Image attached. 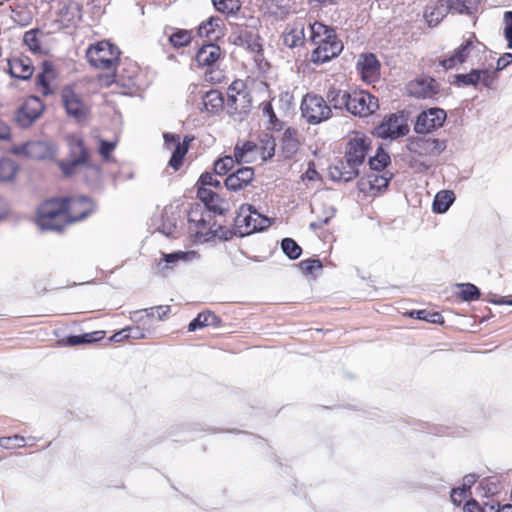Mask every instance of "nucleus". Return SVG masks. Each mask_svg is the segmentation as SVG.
<instances>
[{
  "mask_svg": "<svg viewBox=\"0 0 512 512\" xmlns=\"http://www.w3.org/2000/svg\"><path fill=\"white\" fill-rule=\"evenodd\" d=\"M170 313L169 306H157L146 309V318H155L163 320Z\"/></svg>",
  "mask_w": 512,
  "mask_h": 512,
  "instance_id": "nucleus-60",
  "label": "nucleus"
},
{
  "mask_svg": "<svg viewBox=\"0 0 512 512\" xmlns=\"http://www.w3.org/2000/svg\"><path fill=\"white\" fill-rule=\"evenodd\" d=\"M0 446L4 449H15L25 446V438L20 435L1 437Z\"/></svg>",
  "mask_w": 512,
  "mask_h": 512,
  "instance_id": "nucleus-56",
  "label": "nucleus"
},
{
  "mask_svg": "<svg viewBox=\"0 0 512 512\" xmlns=\"http://www.w3.org/2000/svg\"><path fill=\"white\" fill-rule=\"evenodd\" d=\"M410 317L427 321L429 323H442L443 316L438 312H430L427 310H414L410 312Z\"/></svg>",
  "mask_w": 512,
  "mask_h": 512,
  "instance_id": "nucleus-50",
  "label": "nucleus"
},
{
  "mask_svg": "<svg viewBox=\"0 0 512 512\" xmlns=\"http://www.w3.org/2000/svg\"><path fill=\"white\" fill-rule=\"evenodd\" d=\"M351 93L331 87L326 95L328 103L335 109H346L348 110Z\"/></svg>",
  "mask_w": 512,
  "mask_h": 512,
  "instance_id": "nucleus-34",
  "label": "nucleus"
},
{
  "mask_svg": "<svg viewBox=\"0 0 512 512\" xmlns=\"http://www.w3.org/2000/svg\"><path fill=\"white\" fill-rule=\"evenodd\" d=\"M455 200L452 191L443 190L436 194L433 201V211L436 213H445Z\"/></svg>",
  "mask_w": 512,
  "mask_h": 512,
  "instance_id": "nucleus-38",
  "label": "nucleus"
},
{
  "mask_svg": "<svg viewBox=\"0 0 512 512\" xmlns=\"http://www.w3.org/2000/svg\"><path fill=\"white\" fill-rule=\"evenodd\" d=\"M212 3L217 11L227 15H234L241 8L239 0H212Z\"/></svg>",
  "mask_w": 512,
  "mask_h": 512,
  "instance_id": "nucleus-43",
  "label": "nucleus"
},
{
  "mask_svg": "<svg viewBox=\"0 0 512 512\" xmlns=\"http://www.w3.org/2000/svg\"><path fill=\"white\" fill-rule=\"evenodd\" d=\"M459 287L461 288L460 297L463 301L469 302L479 299L480 291L474 284L463 283L459 284Z\"/></svg>",
  "mask_w": 512,
  "mask_h": 512,
  "instance_id": "nucleus-52",
  "label": "nucleus"
},
{
  "mask_svg": "<svg viewBox=\"0 0 512 512\" xmlns=\"http://www.w3.org/2000/svg\"><path fill=\"white\" fill-rule=\"evenodd\" d=\"M310 41L316 45L311 53V62L323 64L338 56L343 50V44L337 39L335 31L328 26L314 22L309 24Z\"/></svg>",
  "mask_w": 512,
  "mask_h": 512,
  "instance_id": "nucleus-1",
  "label": "nucleus"
},
{
  "mask_svg": "<svg viewBox=\"0 0 512 512\" xmlns=\"http://www.w3.org/2000/svg\"><path fill=\"white\" fill-rule=\"evenodd\" d=\"M43 110L44 105L40 98L30 96L17 110L15 120L21 127H29L41 116Z\"/></svg>",
  "mask_w": 512,
  "mask_h": 512,
  "instance_id": "nucleus-16",
  "label": "nucleus"
},
{
  "mask_svg": "<svg viewBox=\"0 0 512 512\" xmlns=\"http://www.w3.org/2000/svg\"><path fill=\"white\" fill-rule=\"evenodd\" d=\"M176 228V218L173 215H169L167 210H164L162 213V222L158 227V231L163 235L170 237L174 236Z\"/></svg>",
  "mask_w": 512,
  "mask_h": 512,
  "instance_id": "nucleus-46",
  "label": "nucleus"
},
{
  "mask_svg": "<svg viewBox=\"0 0 512 512\" xmlns=\"http://www.w3.org/2000/svg\"><path fill=\"white\" fill-rule=\"evenodd\" d=\"M125 331L127 333V337L132 340L145 339L147 334L151 332L149 329L140 325L126 327Z\"/></svg>",
  "mask_w": 512,
  "mask_h": 512,
  "instance_id": "nucleus-58",
  "label": "nucleus"
},
{
  "mask_svg": "<svg viewBox=\"0 0 512 512\" xmlns=\"http://www.w3.org/2000/svg\"><path fill=\"white\" fill-rule=\"evenodd\" d=\"M94 209V204L86 196H78L66 199V213L68 215L67 224L83 220L89 216Z\"/></svg>",
  "mask_w": 512,
  "mask_h": 512,
  "instance_id": "nucleus-17",
  "label": "nucleus"
},
{
  "mask_svg": "<svg viewBox=\"0 0 512 512\" xmlns=\"http://www.w3.org/2000/svg\"><path fill=\"white\" fill-rule=\"evenodd\" d=\"M10 75L20 80H28L34 71L28 57H13L8 61Z\"/></svg>",
  "mask_w": 512,
  "mask_h": 512,
  "instance_id": "nucleus-26",
  "label": "nucleus"
},
{
  "mask_svg": "<svg viewBox=\"0 0 512 512\" xmlns=\"http://www.w3.org/2000/svg\"><path fill=\"white\" fill-rule=\"evenodd\" d=\"M305 41L304 25L299 23L287 29L283 34V43L289 48L301 46Z\"/></svg>",
  "mask_w": 512,
  "mask_h": 512,
  "instance_id": "nucleus-32",
  "label": "nucleus"
},
{
  "mask_svg": "<svg viewBox=\"0 0 512 512\" xmlns=\"http://www.w3.org/2000/svg\"><path fill=\"white\" fill-rule=\"evenodd\" d=\"M478 489L484 497H489L498 493V485L488 479L481 481Z\"/></svg>",
  "mask_w": 512,
  "mask_h": 512,
  "instance_id": "nucleus-61",
  "label": "nucleus"
},
{
  "mask_svg": "<svg viewBox=\"0 0 512 512\" xmlns=\"http://www.w3.org/2000/svg\"><path fill=\"white\" fill-rule=\"evenodd\" d=\"M257 145L252 141L237 143L234 148V157L237 163H250L256 157Z\"/></svg>",
  "mask_w": 512,
  "mask_h": 512,
  "instance_id": "nucleus-31",
  "label": "nucleus"
},
{
  "mask_svg": "<svg viewBox=\"0 0 512 512\" xmlns=\"http://www.w3.org/2000/svg\"><path fill=\"white\" fill-rule=\"evenodd\" d=\"M391 178L392 174H389V176L387 174L378 175L373 171L367 176V182L372 190L380 191L387 188Z\"/></svg>",
  "mask_w": 512,
  "mask_h": 512,
  "instance_id": "nucleus-47",
  "label": "nucleus"
},
{
  "mask_svg": "<svg viewBox=\"0 0 512 512\" xmlns=\"http://www.w3.org/2000/svg\"><path fill=\"white\" fill-rule=\"evenodd\" d=\"M270 225V220L261 215L250 204H243L235 217V226L241 235L261 231Z\"/></svg>",
  "mask_w": 512,
  "mask_h": 512,
  "instance_id": "nucleus-6",
  "label": "nucleus"
},
{
  "mask_svg": "<svg viewBox=\"0 0 512 512\" xmlns=\"http://www.w3.org/2000/svg\"><path fill=\"white\" fill-rule=\"evenodd\" d=\"M235 162V157H222L214 163V172L220 176L225 175L234 167Z\"/></svg>",
  "mask_w": 512,
  "mask_h": 512,
  "instance_id": "nucleus-51",
  "label": "nucleus"
},
{
  "mask_svg": "<svg viewBox=\"0 0 512 512\" xmlns=\"http://www.w3.org/2000/svg\"><path fill=\"white\" fill-rule=\"evenodd\" d=\"M281 249L292 260L298 259L302 253L301 247L292 238H284L281 241Z\"/></svg>",
  "mask_w": 512,
  "mask_h": 512,
  "instance_id": "nucleus-48",
  "label": "nucleus"
},
{
  "mask_svg": "<svg viewBox=\"0 0 512 512\" xmlns=\"http://www.w3.org/2000/svg\"><path fill=\"white\" fill-rule=\"evenodd\" d=\"M11 153L31 159L44 160L53 157L54 148L52 144L46 141H28L21 145H14L11 148Z\"/></svg>",
  "mask_w": 512,
  "mask_h": 512,
  "instance_id": "nucleus-12",
  "label": "nucleus"
},
{
  "mask_svg": "<svg viewBox=\"0 0 512 512\" xmlns=\"http://www.w3.org/2000/svg\"><path fill=\"white\" fill-rule=\"evenodd\" d=\"M409 126L403 114H391L374 128V134L382 139L394 140L407 135Z\"/></svg>",
  "mask_w": 512,
  "mask_h": 512,
  "instance_id": "nucleus-7",
  "label": "nucleus"
},
{
  "mask_svg": "<svg viewBox=\"0 0 512 512\" xmlns=\"http://www.w3.org/2000/svg\"><path fill=\"white\" fill-rule=\"evenodd\" d=\"M335 215V209L332 206L323 207V217L318 218L316 221L310 223V229L318 230L329 223L330 219Z\"/></svg>",
  "mask_w": 512,
  "mask_h": 512,
  "instance_id": "nucleus-55",
  "label": "nucleus"
},
{
  "mask_svg": "<svg viewBox=\"0 0 512 512\" xmlns=\"http://www.w3.org/2000/svg\"><path fill=\"white\" fill-rule=\"evenodd\" d=\"M57 14L66 25L74 24L82 17V6L74 0L60 1Z\"/></svg>",
  "mask_w": 512,
  "mask_h": 512,
  "instance_id": "nucleus-25",
  "label": "nucleus"
},
{
  "mask_svg": "<svg viewBox=\"0 0 512 512\" xmlns=\"http://www.w3.org/2000/svg\"><path fill=\"white\" fill-rule=\"evenodd\" d=\"M231 95H233L235 98L238 96L240 97V95H249V93L246 91V85L244 81L237 79L229 85L227 99H230Z\"/></svg>",
  "mask_w": 512,
  "mask_h": 512,
  "instance_id": "nucleus-57",
  "label": "nucleus"
},
{
  "mask_svg": "<svg viewBox=\"0 0 512 512\" xmlns=\"http://www.w3.org/2000/svg\"><path fill=\"white\" fill-rule=\"evenodd\" d=\"M204 110L211 114L219 113L224 106V98L219 90L211 89L202 97Z\"/></svg>",
  "mask_w": 512,
  "mask_h": 512,
  "instance_id": "nucleus-30",
  "label": "nucleus"
},
{
  "mask_svg": "<svg viewBox=\"0 0 512 512\" xmlns=\"http://www.w3.org/2000/svg\"><path fill=\"white\" fill-rule=\"evenodd\" d=\"M221 323V319L216 316L215 314L207 311V312H201L198 314V316L193 319L189 325L188 330L189 331H195L199 328H203L206 326H214L218 327Z\"/></svg>",
  "mask_w": 512,
  "mask_h": 512,
  "instance_id": "nucleus-36",
  "label": "nucleus"
},
{
  "mask_svg": "<svg viewBox=\"0 0 512 512\" xmlns=\"http://www.w3.org/2000/svg\"><path fill=\"white\" fill-rule=\"evenodd\" d=\"M103 331H97L93 333H85L82 335H71L68 336L64 341L68 346H77L81 344L93 343L102 338Z\"/></svg>",
  "mask_w": 512,
  "mask_h": 512,
  "instance_id": "nucleus-40",
  "label": "nucleus"
},
{
  "mask_svg": "<svg viewBox=\"0 0 512 512\" xmlns=\"http://www.w3.org/2000/svg\"><path fill=\"white\" fill-rule=\"evenodd\" d=\"M408 90L415 98H431L437 93V85L432 78H420L410 82Z\"/></svg>",
  "mask_w": 512,
  "mask_h": 512,
  "instance_id": "nucleus-24",
  "label": "nucleus"
},
{
  "mask_svg": "<svg viewBox=\"0 0 512 512\" xmlns=\"http://www.w3.org/2000/svg\"><path fill=\"white\" fill-rule=\"evenodd\" d=\"M369 137L361 133H354L350 138L345 150V159L348 165L362 166L370 148Z\"/></svg>",
  "mask_w": 512,
  "mask_h": 512,
  "instance_id": "nucleus-8",
  "label": "nucleus"
},
{
  "mask_svg": "<svg viewBox=\"0 0 512 512\" xmlns=\"http://www.w3.org/2000/svg\"><path fill=\"white\" fill-rule=\"evenodd\" d=\"M379 108L378 99L365 91L351 93L348 112L359 117H368Z\"/></svg>",
  "mask_w": 512,
  "mask_h": 512,
  "instance_id": "nucleus-11",
  "label": "nucleus"
},
{
  "mask_svg": "<svg viewBox=\"0 0 512 512\" xmlns=\"http://www.w3.org/2000/svg\"><path fill=\"white\" fill-rule=\"evenodd\" d=\"M299 267L305 274H312L314 270H321L323 266L319 259H306L299 263Z\"/></svg>",
  "mask_w": 512,
  "mask_h": 512,
  "instance_id": "nucleus-59",
  "label": "nucleus"
},
{
  "mask_svg": "<svg viewBox=\"0 0 512 512\" xmlns=\"http://www.w3.org/2000/svg\"><path fill=\"white\" fill-rule=\"evenodd\" d=\"M481 0H447V5L450 10L457 13H472L480 3Z\"/></svg>",
  "mask_w": 512,
  "mask_h": 512,
  "instance_id": "nucleus-41",
  "label": "nucleus"
},
{
  "mask_svg": "<svg viewBox=\"0 0 512 512\" xmlns=\"http://www.w3.org/2000/svg\"><path fill=\"white\" fill-rule=\"evenodd\" d=\"M262 106V115L268 120V129L272 130H280L282 128L281 121L277 118L273 106L270 102H263Z\"/></svg>",
  "mask_w": 512,
  "mask_h": 512,
  "instance_id": "nucleus-44",
  "label": "nucleus"
},
{
  "mask_svg": "<svg viewBox=\"0 0 512 512\" xmlns=\"http://www.w3.org/2000/svg\"><path fill=\"white\" fill-rule=\"evenodd\" d=\"M357 70L361 78L367 83H374L380 74V63L373 54L361 55L357 62Z\"/></svg>",
  "mask_w": 512,
  "mask_h": 512,
  "instance_id": "nucleus-19",
  "label": "nucleus"
},
{
  "mask_svg": "<svg viewBox=\"0 0 512 512\" xmlns=\"http://www.w3.org/2000/svg\"><path fill=\"white\" fill-rule=\"evenodd\" d=\"M473 38L474 36H471L469 39L465 40L449 57L441 60V66L448 70L464 63L471 52L481 45L477 40H473Z\"/></svg>",
  "mask_w": 512,
  "mask_h": 512,
  "instance_id": "nucleus-18",
  "label": "nucleus"
},
{
  "mask_svg": "<svg viewBox=\"0 0 512 512\" xmlns=\"http://www.w3.org/2000/svg\"><path fill=\"white\" fill-rule=\"evenodd\" d=\"M299 145L297 130L287 128L282 137V149L286 157H292L298 151Z\"/></svg>",
  "mask_w": 512,
  "mask_h": 512,
  "instance_id": "nucleus-35",
  "label": "nucleus"
},
{
  "mask_svg": "<svg viewBox=\"0 0 512 512\" xmlns=\"http://www.w3.org/2000/svg\"><path fill=\"white\" fill-rule=\"evenodd\" d=\"M479 73L481 74L480 76V82L487 88H491L494 84V81L496 80L497 78V71H489L487 69L485 70H480L479 69Z\"/></svg>",
  "mask_w": 512,
  "mask_h": 512,
  "instance_id": "nucleus-64",
  "label": "nucleus"
},
{
  "mask_svg": "<svg viewBox=\"0 0 512 512\" xmlns=\"http://www.w3.org/2000/svg\"><path fill=\"white\" fill-rule=\"evenodd\" d=\"M198 34L209 40H216L223 35V20L219 17H210L198 28Z\"/></svg>",
  "mask_w": 512,
  "mask_h": 512,
  "instance_id": "nucleus-28",
  "label": "nucleus"
},
{
  "mask_svg": "<svg viewBox=\"0 0 512 512\" xmlns=\"http://www.w3.org/2000/svg\"><path fill=\"white\" fill-rule=\"evenodd\" d=\"M69 146V158L59 162V167L64 176L70 177L78 174L81 166L89 160V152L81 137L70 135L67 137Z\"/></svg>",
  "mask_w": 512,
  "mask_h": 512,
  "instance_id": "nucleus-3",
  "label": "nucleus"
},
{
  "mask_svg": "<svg viewBox=\"0 0 512 512\" xmlns=\"http://www.w3.org/2000/svg\"><path fill=\"white\" fill-rule=\"evenodd\" d=\"M227 112L235 121L244 120L251 111L250 95H240V97L230 96L226 102Z\"/></svg>",
  "mask_w": 512,
  "mask_h": 512,
  "instance_id": "nucleus-20",
  "label": "nucleus"
},
{
  "mask_svg": "<svg viewBox=\"0 0 512 512\" xmlns=\"http://www.w3.org/2000/svg\"><path fill=\"white\" fill-rule=\"evenodd\" d=\"M24 44L31 50L33 53H38L41 50L40 40L38 39V31L37 30H29L26 31L23 36Z\"/></svg>",
  "mask_w": 512,
  "mask_h": 512,
  "instance_id": "nucleus-54",
  "label": "nucleus"
},
{
  "mask_svg": "<svg viewBox=\"0 0 512 512\" xmlns=\"http://www.w3.org/2000/svg\"><path fill=\"white\" fill-rule=\"evenodd\" d=\"M407 149L418 156H438L446 149V142L431 137H411Z\"/></svg>",
  "mask_w": 512,
  "mask_h": 512,
  "instance_id": "nucleus-9",
  "label": "nucleus"
},
{
  "mask_svg": "<svg viewBox=\"0 0 512 512\" xmlns=\"http://www.w3.org/2000/svg\"><path fill=\"white\" fill-rule=\"evenodd\" d=\"M221 57V49L216 44L203 45L196 53V61L199 66H212Z\"/></svg>",
  "mask_w": 512,
  "mask_h": 512,
  "instance_id": "nucleus-27",
  "label": "nucleus"
},
{
  "mask_svg": "<svg viewBox=\"0 0 512 512\" xmlns=\"http://www.w3.org/2000/svg\"><path fill=\"white\" fill-rule=\"evenodd\" d=\"M446 116L445 110L441 108H430L421 112L414 126L415 132L418 134H426L441 127Z\"/></svg>",
  "mask_w": 512,
  "mask_h": 512,
  "instance_id": "nucleus-15",
  "label": "nucleus"
},
{
  "mask_svg": "<svg viewBox=\"0 0 512 512\" xmlns=\"http://www.w3.org/2000/svg\"><path fill=\"white\" fill-rule=\"evenodd\" d=\"M163 260L166 264H174L177 262H192L199 258V254L196 251H176L173 253H163Z\"/></svg>",
  "mask_w": 512,
  "mask_h": 512,
  "instance_id": "nucleus-39",
  "label": "nucleus"
},
{
  "mask_svg": "<svg viewBox=\"0 0 512 512\" xmlns=\"http://www.w3.org/2000/svg\"><path fill=\"white\" fill-rule=\"evenodd\" d=\"M368 163L372 171L379 172L390 163V156L382 149V147H379L376 154L369 158Z\"/></svg>",
  "mask_w": 512,
  "mask_h": 512,
  "instance_id": "nucleus-42",
  "label": "nucleus"
},
{
  "mask_svg": "<svg viewBox=\"0 0 512 512\" xmlns=\"http://www.w3.org/2000/svg\"><path fill=\"white\" fill-rule=\"evenodd\" d=\"M359 173V167L348 165V161L345 158L329 168V175L334 181L349 182L358 177Z\"/></svg>",
  "mask_w": 512,
  "mask_h": 512,
  "instance_id": "nucleus-23",
  "label": "nucleus"
},
{
  "mask_svg": "<svg viewBox=\"0 0 512 512\" xmlns=\"http://www.w3.org/2000/svg\"><path fill=\"white\" fill-rule=\"evenodd\" d=\"M210 218V212L204 211L199 204L188 212L189 224L199 238L207 240L217 235V230L209 226Z\"/></svg>",
  "mask_w": 512,
  "mask_h": 512,
  "instance_id": "nucleus-13",
  "label": "nucleus"
},
{
  "mask_svg": "<svg viewBox=\"0 0 512 512\" xmlns=\"http://www.w3.org/2000/svg\"><path fill=\"white\" fill-rule=\"evenodd\" d=\"M445 15L443 5L441 7H428L425 11V19L429 26H436Z\"/></svg>",
  "mask_w": 512,
  "mask_h": 512,
  "instance_id": "nucleus-53",
  "label": "nucleus"
},
{
  "mask_svg": "<svg viewBox=\"0 0 512 512\" xmlns=\"http://www.w3.org/2000/svg\"><path fill=\"white\" fill-rule=\"evenodd\" d=\"M119 55L118 48L107 41L90 46L86 52L87 60L93 67L107 71L115 69Z\"/></svg>",
  "mask_w": 512,
  "mask_h": 512,
  "instance_id": "nucleus-5",
  "label": "nucleus"
},
{
  "mask_svg": "<svg viewBox=\"0 0 512 512\" xmlns=\"http://www.w3.org/2000/svg\"><path fill=\"white\" fill-rule=\"evenodd\" d=\"M302 117L311 125L320 124L332 116V110L327 101L320 95L307 93L301 102Z\"/></svg>",
  "mask_w": 512,
  "mask_h": 512,
  "instance_id": "nucleus-4",
  "label": "nucleus"
},
{
  "mask_svg": "<svg viewBox=\"0 0 512 512\" xmlns=\"http://www.w3.org/2000/svg\"><path fill=\"white\" fill-rule=\"evenodd\" d=\"M61 98L66 113L70 117L75 118L77 121H82L87 117L89 111L88 106L74 87L65 86L61 91Z\"/></svg>",
  "mask_w": 512,
  "mask_h": 512,
  "instance_id": "nucleus-10",
  "label": "nucleus"
},
{
  "mask_svg": "<svg viewBox=\"0 0 512 512\" xmlns=\"http://www.w3.org/2000/svg\"><path fill=\"white\" fill-rule=\"evenodd\" d=\"M198 183L200 184L199 187H206V186H210V187H220L221 186V183L219 180H217L214 175L210 172H205L203 173L200 178H199V181Z\"/></svg>",
  "mask_w": 512,
  "mask_h": 512,
  "instance_id": "nucleus-63",
  "label": "nucleus"
},
{
  "mask_svg": "<svg viewBox=\"0 0 512 512\" xmlns=\"http://www.w3.org/2000/svg\"><path fill=\"white\" fill-rule=\"evenodd\" d=\"M198 198L205 204L209 212L224 214L227 210V203L220 196L207 187H198Z\"/></svg>",
  "mask_w": 512,
  "mask_h": 512,
  "instance_id": "nucleus-22",
  "label": "nucleus"
},
{
  "mask_svg": "<svg viewBox=\"0 0 512 512\" xmlns=\"http://www.w3.org/2000/svg\"><path fill=\"white\" fill-rule=\"evenodd\" d=\"M163 138L165 148L172 151L169 166L178 170L182 166L183 159L188 152L189 142L192 139L185 137L183 142H180V136L172 133H164Z\"/></svg>",
  "mask_w": 512,
  "mask_h": 512,
  "instance_id": "nucleus-14",
  "label": "nucleus"
},
{
  "mask_svg": "<svg viewBox=\"0 0 512 512\" xmlns=\"http://www.w3.org/2000/svg\"><path fill=\"white\" fill-rule=\"evenodd\" d=\"M66 199H49L37 210V225L41 230L61 232L67 225Z\"/></svg>",
  "mask_w": 512,
  "mask_h": 512,
  "instance_id": "nucleus-2",
  "label": "nucleus"
},
{
  "mask_svg": "<svg viewBox=\"0 0 512 512\" xmlns=\"http://www.w3.org/2000/svg\"><path fill=\"white\" fill-rule=\"evenodd\" d=\"M164 33L169 43L176 49L188 46L192 41V32L186 29L166 27Z\"/></svg>",
  "mask_w": 512,
  "mask_h": 512,
  "instance_id": "nucleus-29",
  "label": "nucleus"
},
{
  "mask_svg": "<svg viewBox=\"0 0 512 512\" xmlns=\"http://www.w3.org/2000/svg\"><path fill=\"white\" fill-rule=\"evenodd\" d=\"M504 36L508 42V48L512 49V11H506L504 13Z\"/></svg>",
  "mask_w": 512,
  "mask_h": 512,
  "instance_id": "nucleus-62",
  "label": "nucleus"
},
{
  "mask_svg": "<svg viewBox=\"0 0 512 512\" xmlns=\"http://www.w3.org/2000/svg\"><path fill=\"white\" fill-rule=\"evenodd\" d=\"M253 179L254 169L252 167H242L225 179V186L228 190L239 191L248 186Z\"/></svg>",
  "mask_w": 512,
  "mask_h": 512,
  "instance_id": "nucleus-21",
  "label": "nucleus"
},
{
  "mask_svg": "<svg viewBox=\"0 0 512 512\" xmlns=\"http://www.w3.org/2000/svg\"><path fill=\"white\" fill-rule=\"evenodd\" d=\"M480 76L479 69H472L469 73L455 75L454 84L457 86H476L480 83Z\"/></svg>",
  "mask_w": 512,
  "mask_h": 512,
  "instance_id": "nucleus-45",
  "label": "nucleus"
},
{
  "mask_svg": "<svg viewBox=\"0 0 512 512\" xmlns=\"http://www.w3.org/2000/svg\"><path fill=\"white\" fill-rule=\"evenodd\" d=\"M18 165L10 158H0V182H12L18 172Z\"/></svg>",
  "mask_w": 512,
  "mask_h": 512,
  "instance_id": "nucleus-37",
  "label": "nucleus"
},
{
  "mask_svg": "<svg viewBox=\"0 0 512 512\" xmlns=\"http://www.w3.org/2000/svg\"><path fill=\"white\" fill-rule=\"evenodd\" d=\"M234 43L252 52H259L261 50L258 35L248 29H241L235 36Z\"/></svg>",
  "mask_w": 512,
  "mask_h": 512,
  "instance_id": "nucleus-33",
  "label": "nucleus"
},
{
  "mask_svg": "<svg viewBox=\"0 0 512 512\" xmlns=\"http://www.w3.org/2000/svg\"><path fill=\"white\" fill-rule=\"evenodd\" d=\"M78 173L83 174V178L90 183L96 182L100 178L101 169L98 165L92 164L90 160H87L85 165L81 166Z\"/></svg>",
  "mask_w": 512,
  "mask_h": 512,
  "instance_id": "nucleus-49",
  "label": "nucleus"
}]
</instances>
